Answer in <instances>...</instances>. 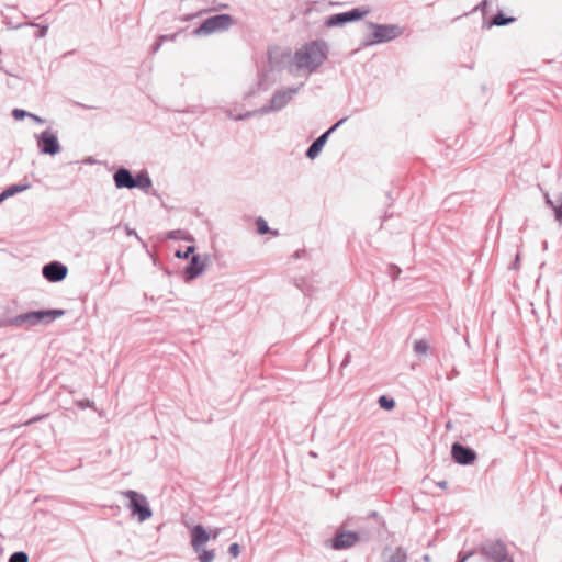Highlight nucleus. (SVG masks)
<instances>
[{
	"instance_id": "nucleus-1",
	"label": "nucleus",
	"mask_w": 562,
	"mask_h": 562,
	"mask_svg": "<svg viewBox=\"0 0 562 562\" xmlns=\"http://www.w3.org/2000/svg\"><path fill=\"white\" fill-rule=\"evenodd\" d=\"M328 50L329 48L325 41H312L295 52L294 63L297 68L314 72L327 59Z\"/></svg>"
},
{
	"instance_id": "nucleus-2",
	"label": "nucleus",
	"mask_w": 562,
	"mask_h": 562,
	"mask_svg": "<svg viewBox=\"0 0 562 562\" xmlns=\"http://www.w3.org/2000/svg\"><path fill=\"white\" fill-rule=\"evenodd\" d=\"M367 25L373 32L362 41L361 47L389 43L403 34V27L397 24H378L374 22H367Z\"/></svg>"
},
{
	"instance_id": "nucleus-3",
	"label": "nucleus",
	"mask_w": 562,
	"mask_h": 562,
	"mask_svg": "<svg viewBox=\"0 0 562 562\" xmlns=\"http://www.w3.org/2000/svg\"><path fill=\"white\" fill-rule=\"evenodd\" d=\"M218 531L213 535L206 531L202 525H195L191 529V547L198 555L199 562H213L215 558V551L209 550L204 546L213 538L216 539Z\"/></svg>"
},
{
	"instance_id": "nucleus-4",
	"label": "nucleus",
	"mask_w": 562,
	"mask_h": 562,
	"mask_svg": "<svg viewBox=\"0 0 562 562\" xmlns=\"http://www.w3.org/2000/svg\"><path fill=\"white\" fill-rule=\"evenodd\" d=\"M65 315L64 310H40L20 314L10 319V325L21 327L23 325L35 326L38 324H49L56 318Z\"/></svg>"
},
{
	"instance_id": "nucleus-5",
	"label": "nucleus",
	"mask_w": 562,
	"mask_h": 562,
	"mask_svg": "<svg viewBox=\"0 0 562 562\" xmlns=\"http://www.w3.org/2000/svg\"><path fill=\"white\" fill-rule=\"evenodd\" d=\"M122 495L128 499L127 508L133 516H136L138 521L143 522L153 516L151 508L145 495L127 490L122 492Z\"/></svg>"
},
{
	"instance_id": "nucleus-6",
	"label": "nucleus",
	"mask_w": 562,
	"mask_h": 562,
	"mask_svg": "<svg viewBox=\"0 0 562 562\" xmlns=\"http://www.w3.org/2000/svg\"><path fill=\"white\" fill-rule=\"evenodd\" d=\"M480 554L486 562H514L507 546L501 540H486L480 547Z\"/></svg>"
},
{
	"instance_id": "nucleus-7",
	"label": "nucleus",
	"mask_w": 562,
	"mask_h": 562,
	"mask_svg": "<svg viewBox=\"0 0 562 562\" xmlns=\"http://www.w3.org/2000/svg\"><path fill=\"white\" fill-rule=\"evenodd\" d=\"M233 23L234 20L232 15L226 13L216 14L205 19L202 24L193 31V35L207 36L214 32L227 30Z\"/></svg>"
},
{
	"instance_id": "nucleus-8",
	"label": "nucleus",
	"mask_w": 562,
	"mask_h": 562,
	"mask_svg": "<svg viewBox=\"0 0 562 562\" xmlns=\"http://www.w3.org/2000/svg\"><path fill=\"white\" fill-rule=\"evenodd\" d=\"M299 90L300 87H292L276 91L272 94L269 103L259 108L258 112H260V114H268L282 110L293 99Z\"/></svg>"
},
{
	"instance_id": "nucleus-9",
	"label": "nucleus",
	"mask_w": 562,
	"mask_h": 562,
	"mask_svg": "<svg viewBox=\"0 0 562 562\" xmlns=\"http://www.w3.org/2000/svg\"><path fill=\"white\" fill-rule=\"evenodd\" d=\"M370 12L369 9H362V8H353L350 11L340 12L336 14L329 15L325 20V25L327 27H336L341 26L349 22H355L363 19L366 15H368Z\"/></svg>"
},
{
	"instance_id": "nucleus-10",
	"label": "nucleus",
	"mask_w": 562,
	"mask_h": 562,
	"mask_svg": "<svg viewBox=\"0 0 562 562\" xmlns=\"http://www.w3.org/2000/svg\"><path fill=\"white\" fill-rule=\"evenodd\" d=\"M37 147L41 154L55 156L60 151V144L57 136L46 130L37 136Z\"/></svg>"
},
{
	"instance_id": "nucleus-11",
	"label": "nucleus",
	"mask_w": 562,
	"mask_h": 562,
	"mask_svg": "<svg viewBox=\"0 0 562 562\" xmlns=\"http://www.w3.org/2000/svg\"><path fill=\"white\" fill-rule=\"evenodd\" d=\"M346 121H347V117L340 119L331 127H329L326 132H324L315 140H313V143L308 146V148L305 153L306 157L310 159H315L322 151V149L325 146L330 134L334 133Z\"/></svg>"
},
{
	"instance_id": "nucleus-12",
	"label": "nucleus",
	"mask_w": 562,
	"mask_h": 562,
	"mask_svg": "<svg viewBox=\"0 0 562 562\" xmlns=\"http://www.w3.org/2000/svg\"><path fill=\"white\" fill-rule=\"evenodd\" d=\"M360 540V536L356 531L337 530L330 539V548L334 550H344L353 547Z\"/></svg>"
},
{
	"instance_id": "nucleus-13",
	"label": "nucleus",
	"mask_w": 562,
	"mask_h": 562,
	"mask_svg": "<svg viewBox=\"0 0 562 562\" xmlns=\"http://www.w3.org/2000/svg\"><path fill=\"white\" fill-rule=\"evenodd\" d=\"M451 456L456 463L461 465L472 464L476 460V452L460 442H454L451 447Z\"/></svg>"
},
{
	"instance_id": "nucleus-14",
	"label": "nucleus",
	"mask_w": 562,
	"mask_h": 562,
	"mask_svg": "<svg viewBox=\"0 0 562 562\" xmlns=\"http://www.w3.org/2000/svg\"><path fill=\"white\" fill-rule=\"evenodd\" d=\"M42 274L49 282H59L67 277L68 268L59 261H50L42 268Z\"/></svg>"
},
{
	"instance_id": "nucleus-15",
	"label": "nucleus",
	"mask_w": 562,
	"mask_h": 562,
	"mask_svg": "<svg viewBox=\"0 0 562 562\" xmlns=\"http://www.w3.org/2000/svg\"><path fill=\"white\" fill-rule=\"evenodd\" d=\"M206 267V262L202 261L199 255H193L189 263L183 269V279L190 282L199 277Z\"/></svg>"
},
{
	"instance_id": "nucleus-16",
	"label": "nucleus",
	"mask_w": 562,
	"mask_h": 562,
	"mask_svg": "<svg viewBox=\"0 0 562 562\" xmlns=\"http://www.w3.org/2000/svg\"><path fill=\"white\" fill-rule=\"evenodd\" d=\"M113 181L117 189H133L134 176L130 169L120 167L113 175Z\"/></svg>"
},
{
	"instance_id": "nucleus-17",
	"label": "nucleus",
	"mask_w": 562,
	"mask_h": 562,
	"mask_svg": "<svg viewBox=\"0 0 562 562\" xmlns=\"http://www.w3.org/2000/svg\"><path fill=\"white\" fill-rule=\"evenodd\" d=\"M153 186V181L146 170L139 171L133 181V189H140L147 191Z\"/></svg>"
},
{
	"instance_id": "nucleus-18",
	"label": "nucleus",
	"mask_w": 562,
	"mask_h": 562,
	"mask_svg": "<svg viewBox=\"0 0 562 562\" xmlns=\"http://www.w3.org/2000/svg\"><path fill=\"white\" fill-rule=\"evenodd\" d=\"M26 189H29V184H12L0 193V203L16 193L25 191Z\"/></svg>"
},
{
	"instance_id": "nucleus-19",
	"label": "nucleus",
	"mask_w": 562,
	"mask_h": 562,
	"mask_svg": "<svg viewBox=\"0 0 562 562\" xmlns=\"http://www.w3.org/2000/svg\"><path fill=\"white\" fill-rule=\"evenodd\" d=\"M385 562H408L406 549L396 547L387 557Z\"/></svg>"
},
{
	"instance_id": "nucleus-20",
	"label": "nucleus",
	"mask_w": 562,
	"mask_h": 562,
	"mask_svg": "<svg viewBox=\"0 0 562 562\" xmlns=\"http://www.w3.org/2000/svg\"><path fill=\"white\" fill-rule=\"evenodd\" d=\"M546 203L553 209L554 217L559 223H562V194L558 198L559 204L555 205L549 193H544Z\"/></svg>"
},
{
	"instance_id": "nucleus-21",
	"label": "nucleus",
	"mask_w": 562,
	"mask_h": 562,
	"mask_svg": "<svg viewBox=\"0 0 562 562\" xmlns=\"http://www.w3.org/2000/svg\"><path fill=\"white\" fill-rule=\"evenodd\" d=\"M515 21L513 16H506L502 11L497 12L491 22V25L505 26Z\"/></svg>"
},
{
	"instance_id": "nucleus-22",
	"label": "nucleus",
	"mask_w": 562,
	"mask_h": 562,
	"mask_svg": "<svg viewBox=\"0 0 562 562\" xmlns=\"http://www.w3.org/2000/svg\"><path fill=\"white\" fill-rule=\"evenodd\" d=\"M413 350L417 356H425L429 350V345L425 339L415 340Z\"/></svg>"
},
{
	"instance_id": "nucleus-23",
	"label": "nucleus",
	"mask_w": 562,
	"mask_h": 562,
	"mask_svg": "<svg viewBox=\"0 0 562 562\" xmlns=\"http://www.w3.org/2000/svg\"><path fill=\"white\" fill-rule=\"evenodd\" d=\"M378 403L381 408L385 411H391L395 407V401L392 397H389L386 395H381L378 400Z\"/></svg>"
},
{
	"instance_id": "nucleus-24",
	"label": "nucleus",
	"mask_w": 562,
	"mask_h": 562,
	"mask_svg": "<svg viewBox=\"0 0 562 562\" xmlns=\"http://www.w3.org/2000/svg\"><path fill=\"white\" fill-rule=\"evenodd\" d=\"M256 226H257V232L259 235H265V234L270 233L269 225H268L267 221L262 217H258L256 220Z\"/></svg>"
},
{
	"instance_id": "nucleus-25",
	"label": "nucleus",
	"mask_w": 562,
	"mask_h": 562,
	"mask_svg": "<svg viewBox=\"0 0 562 562\" xmlns=\"http://www.w3.org/2000/svg\"><path fill=\"white\" fill-rule=\"evenodd\" d=\"M8 562H29V555L23 551L12 553Z\"/></svg>"
},
{
	"instance_id": "nucleus-26",
	"label": "nucleus",
	"mask_w": 562,
	"mask_h": 562,
	"mask_svg": "<svg viewBox=\"0 0 562 562\" xmlns=\"http://www.w3.org/2000/svg\"><path fill=\"white\" fill-rule=\"evenodd\" d=\"M194 250H195V247H194V246H188V247L186 248V250H183V251H182V250H177V251L175 252V256H176L177 258L188 259L190 256H191V257L193 256Z\"/></svg>"
},
{
	"instance_id": "nucleus-27",
	"label": "nucleus",
	"mask_w": 562,
	"mask_h": 562,
	"mask_svg": "<svg viewBox=\"0 0 562 562\" xmlns=\"http://www.w3.org/2000/svg\"><path fill=\"white\" fill-rule=\"evenodd\" d=\"M255 115H261L260 112H258V109L254 110V111H247L245 113L238 114V115H236L234 117V120L235 121H243V120L249 119V117L255 116Z\"/></svg>"
},
{
	"instance_id": "nucleus-28",
	"label": "nucleus",
	"mask_w": 562,
	"mask_h": 562,
	"mask_svg": "<svg viewBox=\"0 0 562 562\" xmlns=\"http://www.w3.org/2000/svg\"><path fill=\"white\" fill-rule=\"evenodd\" d=\"M183 235H184V232H183V231H181V229H175V231H170V232L168 233L167 237H168L169 239H172V240H178V239H183V238H184V237H183Z\"/></svg>"
},
{
	"instance_id": "nucleus-29",
	"label": "nucleus",
	"mask_w": 562,
	"mask_h": 562,
	"mask_svg": "<svg viewBox=\"0 0 562 562\" xmlns=\"http://www.w3.org/2000/svg\"><path fill=\"white\" fill-rule=\"evenodd\" d=\"M30 115V112L25 111V110H22V109H14L12 111V116L15 119V120H22L24 117H27Z\"/></svg>"
},
{
	"instance_id": "nucleus-30",
	"label": "nucleus",
	"mask_w": 562,
	"mask_h": 562,
	"mask_svg": "<svg viewBox=\"0 0 562 562\" xmlns=\"http://www.w3.org/2000/svg\"><path fill=\"white\" fill-rule=\"evenodd\" d=\"M402 270L400 267L395 266V265H390L389 266V274L390 277L395 280L400 277Z\"/></svg>"
},
{
	"instance_id": "nucleus-31",
	"label": "nucleus",
	"mask_w": 562,
	"mask_h": 562,
	"mask_svg": "<svg viewBox=\"0 0 562 562\" xmlns=\"http://www.w3.org/2000/svg\"><path fill=\"white\" fill-rule=\"evenodd\" d=\"M228 552L229 554H232L234 558L238 557V554L240 553V547L238 543L234 542L232 543L229 547H228Z\"/></svg>"
},
{
	"instance_id": "nucleus-32",
	"label": "nucleus",
	"mask_w": 562,
	"mask_h": 562,
	"mask_svg": "<svg viewBox=\"0 0 562 562\" xmlns=\"http://www.w3.org/2000/svg\"><path fill=\"white\" fill-rule=\"evenodd\" d=\"M76 404L78 405V407H80L81 409H85L86 407H89V406H92V402H90L89 400H86V401H78L76 402Z\"/></svg>"
},
{
	"instance_id": "nucleus-33",
	"label": "nucleus",
	"mask_w": 562,
	"mask_h": 562,
	"mask_svg": "<svg viewBox=\"0 0 562 562\" xmlns=\"http://www.w3.org/2000/svg\"><path fill=\"white\" fill-rule=\"evenodd\" d=\"M27 117L32 119L33 121H35L38 124H43L45 122L41 116H38L36 114H33L31 112H30V115Z\"/></svg>"
},
{
	"instance_id": "nucleus-34",
	"label": "nucleus",
	"mask_w": 562,
	"mask_h": 562,
	"mask_svg": "<svg viewBox=\"0 0 562 562\" xmlns=\"http://www.w3.org/2000/svg\"><path fill=\"white\" fill-rule=\"evenodd\" d=\"M125 232L128 236H135L138 240H140L139 236L137 235L136 231L133 228H130L128 226L125 227Z\"/></svg>"
},
{
	"instance_id": "nucleus-35",
	"label": "nucleus",
	"mask_w": 562,
	"mask_h": 562,
	"mask_svg": "<svg viewBox=\"0 0 562 562\" xmlns=\"http://www.w3.org/2000/svg\"><path fill=\"white\" fill-rule=\"evenodd\" d=\"M175 37H176V34H173V35H160V36L158 37V40H159L160 42H162V43H164L165 41H171V40H173Z\"/></svg>"
},
{
	"instance_id": "nucleus-36",
	"label": "nucleus",
	"mask_w": 562,
	"mask_h": 562,
	"mask_svg": "<svg viewBox=\"0 0 562 562\" xmlns=\"http://www.w3.org/2000/svg\"><path fill=\"white\" fill-rule=\"evenodd\" d=\"M161 45H162V42H160L159 40H157V42H156V43L153 45V47H151L153 53L158 52Z\"/></svg>"
},
{
	"instance_id": "nucleus-37",
	"label": "nucleus",
	"mask_w": 562,
	"mask_h": 562,
	"mask_svg": "<svg viewBox=\"0 0 562 562\" xmlns=\"http://www.w3.org/2000/svg\"><path fill=\"white\" fill-rule=\"evenodd\" d=\"M350 358H351V357H350V355H349V353H347V355L345 356V358H344L342 362H341V367H346V366H348V364H349V362H350Z\"/></svg>"
},
{
	"instance_id": "nucleus-38",
	"label": "nucleus",
	"mask_w": 562,
	"mask_h": 562,
	"mask_svg": "<svg viewBox=\"0 0 562 562\" xmlns=\"http://www.w3.org/2000/svg\"><path fill=\"white\" fill-rule=\"evenodd\" d=\"M47 33V26H42L38 32V37H44Z\"/></svg>"
},
{
	"instance_id": "nucleus-39",
	"label": "nucleus",
	"mask_w": 562,
	"mask_h": 562,
	"mask_svg": "<svg viewBox=\"0 0 562 562\" xmlns=\"http://www.w3.org/2000/svg\"><path fill=\"white\" fill-rule=\"evenodd\" d=\"M43 417L42 416H37V417H34V418H31L29 419L24 425H31L40 419H42Z\"/></svg>"
},
{
	"instance_id": "nucleus-40",
	"label": "nucleus",
	"mask_w": 562,
	"mask_h": 562,
	"mask_svg": "<svg viewBox=\"0 0 562 562\" xmlns=\"http://www.w3.org/2000/svg\"><path fill=\"white\" fill-rule=\"evenodd\" d=\"M447 485H448L447 481H440V482H438V486H439L440 488H446V487H447Z\"/></svg>"
},
{
	"instance_id": "nucleus-41",
	"label": "nucleus",
	"mask_w": 562,
	"mask_h": 562,
	"mask_svg": "<svg viewBox=\"0 0 562 562\" xmlns=\"http://www.w3.org/2000/svg\"><path fill=\"white\" fill-rule=\"evenodd\" d=\"M472 553H468L465 554L463 558H461L458 562H465L468 560V558L471 555Z\"/></svg>"
},
{
	"instance_id": "nucleus-42",
	"label": "nucleus",
	"mask_w": 562,
	"mask_h": 562,
	"mask_svg": "<svg viewBox=\"0 0 562 562\" xmlns=\"http://www.w3.org/2000/svg\"><path fill=\"white\" fill-rule=\"evenodd\" d=\"M227 116H228L229 119L234 120V117H235L236 115H234V113H232L231 111H227Z\"/></svg>"
},
{
	"instance_id": "nucleus-43",
	"label": "nucleus",
	"mask_w": 562,
	"mask_h": 562,
	"mask_svg": "<svg viewBox=\"0 0 562 562\" xmlns=\"http://www.w3.org/2000/svg\"><path fill=\"white\" fill-rule=\"evenodd\" d=\"M519 259H520V256H519V255H517V256H516L515 261H516V262H519Z\"/></svg>"
},
{
	"instance_id": "nucleus-44",
	"label": "nucleus",
	"mask_w": 562,
	"mask_h": 562,
	"mask_svg": "<svg viewBox=\"0 0 562 562\" xmlns=\"http://www.w3.org/2000/svg\"><path fill=\"white\" fill-rule=\"evenodd\" d=\"M26 25H30V26H37L35 23H27Z\"/></svg>"
},
{
	"instance_id": "nucleus-45",
	"label": "nucleus",
	"mask_w": 562,
	"mask_h": 562,
	"mask_svg": "<svg viewBox=\"0 0 562 562\" xmlns=\"http://www.w3.org/2000/svg\"><path fill=\"white\" fill-rule=\"evenodd\" d=\"M310 454H311V457H316V453L313 451H311Z\"/></svg>"
},
{
	"instance_id": "nucleus-46",
	"label": "nucleus",
	"mask_w": 562,
	"mask_h": 562,
	"mask_svg": "<svg viewBox=\"0 0 562 562\" xmlns=\"http://www.w3.org/2000/svg\"><path fill=\"white\" fill-rule=\"evenodd\" d=\"M77 106H80V108H85L82 104L80 103H76Z\"/></svg>"
}]
</instances>
